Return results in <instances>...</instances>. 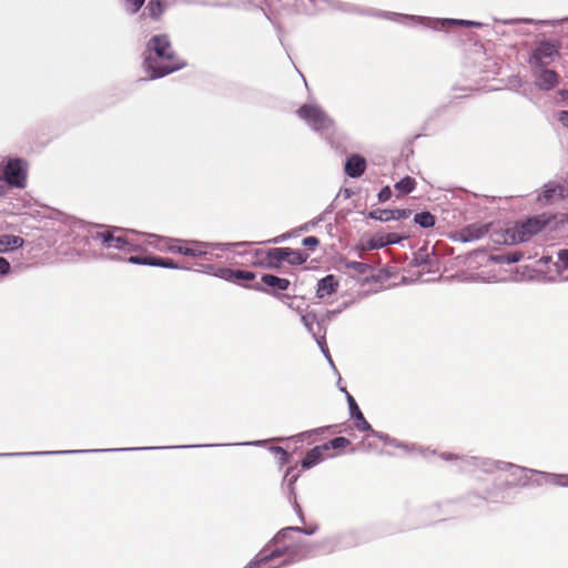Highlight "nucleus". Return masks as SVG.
Instances as JSON below:
<instances>
[{
    "label": "nucleus",
    "instance_id": "nucleus-40",
    "mask_svg": "<svg viewBox=\"0 0 568 568\" xmlns=\"http://www.w3.org/2000/svg\"><path fill=\"white\" fill-rule=\"evenodd\" d=\"M11 272V265L9 261L0 256V276H6Z\"/></svg>",
    "mask_w": 568,
    "mask_h": 568
},
{
    "label": "nucleus",
    "instance_id": "nucleus-16",
    "mask_svg": "<svg viewBox=\"0 0 568 568\" xmlns=\"http://www.w3.org/2000/svg\"><path fill=\"white\" fill-rule=\"evenodd\" d=\"M24 245V240L18 235H0V254L10 253Z\"/></svg>",
    "mask_w": 568,
    "mask_h": 568
},
{
    "label": "nucleus",
    "instance_id": "nucleus-58",
    "mask_svg": "<svg viewBox=\"0 0 568 568\" xmlns=\"http://www.w3.org/2000/svg\"><path fill=\"white\" fill-rule=\"evenodd\" d=\"M304 556H305V554H304V552H303V554H301V555H294V559H301V558H303Z\"/></svg>",
    "mask_w": 568,
    "mask_h": 568
},
{
    "label": "nucleus",
    "instance_id": "nucleus-63",
    "mask_svg": "<svg viewBox=\"0 0 568 568\" xmlns=\"http://www.w3.org/2000/svg\"><path fill=\"white\" fill-rule=\"evenodd\" d=\"M126 233H132L133 234L134 231L133 230H128Z\"/></svg>",
    "mask_w": 568,
    "mask_h": 568
},
{
    "label": "nucleus",
    "instance_id": "nucleus-21",
    "mask_svg": "<svg viewBox=\"0 0 568 568\" xmlns=\"http://www.w3.org/2000/svg\"><path fill=\"white\" fill-rule=\"evenodd\" d=\"M262 283L277 291H286L290 286V281L287 278L277 277L272 274L263 275Z\"/></svg>",
    "mask_w": 568,
    "mask_h": 568
},
{
    "label": "nucleus",
    "instance_id": "nucleus-59",
    "mask_svg": "<svg viewBox=\"0 0 568 568\" xmlns=\"http://www.w3.org/2000/svg\"><path fill=\"white\" fill-rule=\"evenodd\" d=\"M247 244H248V242H240V243H236L235 245H237V246H244V245H247Z\"/></svg>",
    "mask_w": 568,
    "mask_h": 568
},
{
    "label": "nucleus",
    "instance_id": "nucleus-24",
    "mask_svg": "<svg viewBox=\"0 0 568 568\" xmlns=\"http://www.w3.org/2000/svg\"><path fill=\"white\" fill-rule=\"evenodd\" d=\"M285 252V261H287L292 265H301L307 260V255L303 254L300 251H294L290 247H284Z\"/></svg>",
    "mask_w": 568,
    "mask_h": 568
},
{
    "label": "nucleus",
    "instance_id": "nucleus-2",
    "mask_svg": "<svg viewBox=\"0 0 568 568\" xmlns=\"http://www.w3.org/2000/svg\"><path fill=\"white\" fill-rule=\"evenodd\" d=\"M442 457L446 460H450L454 458L460 460V469L464 471H471L474 469L480 468L486 473H491L495 469H501V470L516 469V470H521V471L537 473L536 470L526 469V468L518 467L516 465L505 463V462H494V460L481 459V458H477V457H468V456L459 457V456H455L453 454H443ZM538 473L541 474L542 476H545L547 478L548 483H551V484H554L556 486H560V487H568V475H557V474L541 473V471H538Z\"/></svg>",
    "mask_w": 568,
    "mask_h": 568
},
{
    "label": "nucleus",
    "instance_id": "nucleus-56",
    "mask_svg": "<svg viewBox=\"0 0 568 568\" xmlns=\"http://www.w3.org/2000/svg\"><path fill=\"white\" fill-rule=\"evenodd\" d=\"M287 462H288V455L287 456L281 455V464H286Z\"/></svg>",
    "mask_w": 568,
    "mask_h": 568
},
{
    "label": "nucleus",
    "instance_id": "nucleus-9",
    "mask_svg": "<svg viewBox=\"0 0 568 568\" xmlns=\"http://www.w3.org/2000/svg\"><path fill=\"white\" fill-rule=\"evenodd\" d=\"M568 195V190L558 183L548 182L544 186V191L538 195L537 200L541 204L552 203L555 200L564 199Z\"/></svg>",
    "mask_w": 568,
    "mask_h": 568
},
{
    "label": "nucleus",
    "instance_id": "nucleus-5",
    "mask_svg": "<svg viewBox=\"0 0 568 568\" xmlns=\"http://www.w3.org/2000/svg\"><path fill=\"white\" fill-rule=\"evenodd\" d=\"M545 223L540 219H529L527 222L517 224L506 231L504 242L506 244H516L528 241L534 234L542 230Z\"/></svg>",
    "mask_w": 568,
    "mask_h": 568
},
{
    "label": "nucleus",
    "instance_id": "nucleus-29",
    "mask_svg": "<svg viewBox=\"0 0 568 568\" xmlns=\"http://www.w3.org/2000/svg\"><path fill=\"white\" fill-rule=\"evenodd\" d=\"M146 236L154 239V241L149 243L153 245L156 250L162 252H168V246H170L173 243V239L159 237L153 234H146Z\"/></svg>",
    "mask_w": 568,
    "mask_h": 568
},
{
    "label": "nucleus",
    "instance_id": "nucleus-28",
    "mask_svg": "<svg viewBox=\"0 0 568 568\" xmlns=\"http://www.w3.org/2000/svg\"><path fill=\"white\" fill-rule=\"evenodd\" d=\"M368 216L373 220L382 221V222H388L394 220L392 210L386 209H376L369 212Z\"/></svg>",
    "mask_w": 568,
    "mask_h": 568
},
{
    "label": "nucleus",
    "instance_id": "nucleus-44",
    "mask_svg": "<svg viewBox=\"0 0 568 568\" xmlns=\"http://www.w3.org/2000/svg\"><path fill=\"white\" fill-rule=\"evenodd\" d=\"M151 258L152 257L131 256L129 262L132 264L151 265Z\"/></svg>",
    "mask_w": 568,
    "mask_h": 568
},
{
    "label": "nucleus",
    "instance_id": "nucleus-27",
    "mask_svg": "<svg viewBox=\"0 0 568 568\" xmlns=\"http://www.w3.org/2000/svg\"><path fill=\"white\" fill-rule=\"evenodd\" d=\"M416 186V182L410 176H405L399 182L395 184V189L398 190L400 193L408 194L410 193Z\"/></svg>",
    "mask_w": 568,
    "mask_h": 568
},
{
    "label": "nucleus",
    "instance_id": "nucleus-43",
    "mask_svg": "<svg viewBox=\"0 0 568 568\" xmlns=\"http://www.w3.org/2000/svg\"><path fill=\"white\" fill-rule=\"evenodd\" d=\"M302 244L308 248H315L318 244H320V241L317 237L315 236H307L303 240Z\"/></svg>",
    "mask_w": 568,
    "mask_h": 568
},
{
    "label": "nucleus",
    "instance_id": "nucleus-61",
    "mask_svg": "<svg viewBox=\"0 0 568 568\" xmlns=\"http://www.w3.org/2000/svg\"><path fill=\"white\" fill-rule=\"evenodd\" d=\"M542 260H545V263H548L550 261V257H544Z\"/></svg>",
    "mask_w": 568,
    "mask_h": 568
},
{
    "label": "nucleus",
    "instance_id": "nucleus-53",
    "mask_svg": "<svg viewBox=\"0 0 568 568\" xmlns=\"http://www.w3.org/2000/svg\"><path fill=\"white\" fill-rule=\"evenodd\" d=\"M336 313H337L336 311H328V312L326 313V315H325V318H326L327 321H331V320L336 315Z\"/></svg>",
    "mask_w": 568,
    "mask_h": 568
},
{
    "label": "nucleus",
    "instance_id": "nucleus-48",
    "mask_svg": "<svg viewBox=\"0 0 568 568\" xmlns=\"http://www.w3.org/2000/svg\"><path fill=\"white\" fill-rule=\"evenodd\" d=\"M291 470H292V468H288L286 470L284 479L288 481V487L293 490V485L297 480L298 476L297 475H293L291 478H288V476L291 474Z\"/></svg>",
    "mask_w": 568,
    "mask_h": 568
},
{
    "label": "nucleus",
    "instance_id": "nucleus-22",
    "mask_svg": "<svg viewBox=\"0 0 568 568\" xmlns=\"http://www.w3.org/2000/svg\"><path fill=\"white\" fill-rule=\"evenodd\" d=\"M315 529L312 528V529H301V528H297V527H287V528H284L282 529L273 539L274 544L275 545H281V544H284L286 539L290 538V536L293 534V532H304L306 535H312L314 534Z\"/></svg>",
    "mask_w": 568,
    "mask_h": 568
},
{
    "label": "nucleus",
    "instance_id": "nucleus-45",
    "mask_svg": "<svg viewBox=\"0 0 568 568\" xmlns=\"http://www.w3.org/2000/svg\"><path fill=\"white\" fill-rule=\"evenodd\" d=\"M557 256L562 266L568 268V248L559 250Z\"/></svg>",
    "mask_w": 568,
    "mask_h": 568
},
{
    "label": "nucleus",
    "instance_id": "nucleus-47",
    "mask_svg": "<svg viewBox=\"0 0 568 568\" xmlns=\"http://www.w3.org/2000/svg\"><path fill=\"white\" fill-rule=\"evenodd\" d=\"M558 122L568 129V111L564 110L557 113Z\"/></svg>",
    "mask_w": 568,
    "mask_h": 568
},
{
    "label": "nucleus",
    "instance_id": "nucleus-38",
    "mask_svg": "<svg viewBox=\"0 0 568 568\" xmlns=\"http://www.w3.org/2000/svg\"><path fill=\"white\" fill-rule=\"evenodd\" d=\"M523 256H524V254L521 252H514V253H508V254L503 255L500 257V260L508 264H511V263L519 262L523 258Z\"/></svg>",
    "mask_w": 568,
    "mask_h": 568
},
{
    "label": "nucleus",
    "instance_id": "nucleus-35",
    "mask_svg": "<svg viewBox=\"0 0 568 568\" xmlns=\"http://www.w3.org/2000/svg\"><path fill=\"white\" fill-rule=\"evenodd\" d=\"M185 250H187L186 241L173 240V243L170 246H168V252L171 253H180L184 255Z\"/></svg>",
    "mask_w": 568,
    "mask_h": 568
},
{
    "label": "nucleus",
    "instance_id": "nucleus-51",
    "mask_svg": "<svg viewBox=\"0 0 568 568\" xmlns=\"http://www.w3.org/2000/svg\"><path fill=\"white\" fill-rule=\"evenodd\" d=\"M316 222H308L305 223L303 226L300 227V231L307 232L310 231L311 226H314Z\"/></svg>",
    "mask_w": 568,
    "mask_h": 568
},
{
    "label": "nucleus",
    "instance_id": "nucleus-50",
    "mask_svg": "<svg viewBox=\"0 0 568 568\" xmlns=\"http://www.w3.org/2000/svg\"><path fill=\"white\" fill-rule=\"evenodd\" d=\"M558 94L561 101L568 104V90H560Z\"/></svg>",
    "mask_w": 568,
    "mask_h": 568
},
{
    "label": "nucleus",
    "instance_id": "nucleus-33",
    "mask_svg": "<svg viewBox=\"0 0 568 568\" xmlns=\"http://www.w3.org/2000/svg\"><path fill=\"white\" fill-rule=\"evenodd\" d=\"M146 10L152 18L156 19L163 12L162 2L160 0H151L146 6Z\"/></svg>",
    "mask_w": 568,
    "mask_h": 568
},
{
    "label": "nucleus",
    "instance_id": "nucleus-52",
    "mask_svg": "<svg viewBox=\"0 0 568 568\" xmlns=\"http://www.w3.org/2000/svg\"><path fill=\"white\" fill-rule=\"evenodd\" d=\"M285 239H287V235L286 234H283V235H280L277 237H274L272 240H270L268 242L271 243H281L283 242Z\"/></svg>",
    "mask_w": 568,
    "mask_h": 568
},
{
    "label": "nucleus",
    "instance_id": "nucleus-11",
    "mask_svg": "<svg viewBox=\"0 0 568 568\" xmlns=\"http://www.w3.org/2000/svg\"><path fill=\"white\" fill-rule=\"evenodd\" d=\"M301 320L305 328L313 335L315 339L318 338L320 335H323V331L326 332V327L323 324L324 318L318 320L313 312H303L301 314Z\"/></svg>",
    "mask_w": 568,
    "mask_h": 568
},
{
    "label": "nucleus",
    "instance_id": "nucleus-41",
    "mask_svg": "<svg viewBox=\"0 0 568 568\" xmlns=\"http://www.w3.org/2000/svg\"><path fill=\"white\" fill-rule=\"evenodd\" d=\"M437 23H442V24L449 23V24L470 27V20L445 19L442 21H437Z\"/></svg>",
    "mask_w": 568,
    "mask_h": 568
},
{
    "label": "nucleus",
    "instance_id": "nucleus-36",
    "mask_svg": "<svg viewBox=\"0 0 568 568\" xmlns=\"http://www.w3.org/2000/svg\"><path fill=\"white\" fill-rule=\"evenodd\" d=\"M325 335H326V332L323 331V335H320L318 338H316V342L322 351V353L325 355V357L327 358V361L329 362V364L332 366H334L333 364V361H332V357L329 355V352H328V348H327V345H326V341H325Z\"/></svg>",
    "mask_w": 568,
    "mask_h": 568
},
{
    "label": "nucleus",
    "instance_id": "nucleus-18",
    "mask_svg": "<svg viewBox=\"0 0 568 568\" xmlns=\"http://www.w3.org/2000/svg\"><path fill=\"white\" fill-rule=\"evenodd\" d=\"M220 246L207 242H187V250L184 251L186 256H204L210 248Z\"/></svg>",
    "mask_w": 568,
    "mask_h": 568
},
{
    "label": "nucleus",
    "instance_id": "nucleus-15",
    "mask_svg": "<svg viewBox=\"0 0 568 568\" xmlns=\"http://www.w3.org/2000/svg\"><path fill=\"white\" fill-rule=\"evenodd\" d=\"M366 168V161L358 154L351 155L345 163V172L351 178H359Z\"/></svg>",
    "mask_w": 568,
    "mask_h": 568
},
{
    "label": "nucleus",
    "instance_id": "nucleus-23",
    "mask_svg": "<svg viewBox=\"0 0 568 568\" xmlns=\"http://www.w3.org/2000/svg\"><path fill=\"white\" fill-rule=\"evenodd\" d=\"M277 297L291 310H294L298 313H303L305 310V303L303 298H298L296 296H291L287 294H280Z\"/></svg>",
    "mask_w": 568,
    "mask_h": 568
},
{
    "label": "nucleus",
    "instance_id": "nucleus-49",
    "mask_svg": "<svg viewBox=\"0 0 568 568\" xmlns=\"http://www.w3.org/2000/svg\"><path fill=\"white\" fill-rule=\"evenodd\" d=\"M271 450L275 454L287 456V452L280 446H273V447H271Z\"/></svg>",
    "mask_w": 568,
    "mask_h": 568
},
{
    "label": "nucleus",
    "instance_id": "nucleus-26",
    "mask_svg": "<svg viewBox=\"0 0 568 568\" xmlns=\"http://www.w3.org/2000/svg\"><path fill=\"white\" fill-rule=\"evenodd\" d=\"M416 224L420 227L428 229L435 224V217L429 212L417 213L414 217Z\"/></svg>",
    "mask_w": 568,
    "mask_h": 568
},
{
    "label": "nucleus",
    "instance_id": "nucleus-7",
    "mask_svg": "<svg viewBox=\"0 0 568 568\" xmlns=\"http://www.w3.org/2000/svg\"><path fill=\"white\" fill-rule=\"evenodd\" d=\"M6 181L18 187H22L26 180V169L20 160H10L3 168Z\"/></svg>",
    "mask_w": 568,
    "mask_h": 568
},
{
    "label": "nucleus",
    "instance_id": "nucleus-54",
    "mask_svg": "<svg viewBox=\"0 0 568 568\" xmlns=\"http://www.w3.org/2000/svg\"><path fill=\"white\" fill-rule=\"evenodd\" d=\"M265 442L264 440H255V442H248L244 445H254V446H262Z\"/></svg>",
    "mask_w": 568,
    "mask_h": 568
},
{
    "label": "nucleus",
    "instance_id": "nucleus-17",
    "mask_svg": "<svg viewBox=\"0 0 568 568\" xmlns=\"http://www.w3.org/2000/svg\"><path fill=\"white\" fill-rule=\"evenodd\" d=\"M217 275L231 282L251 281L254 278V274L252 272L231 268H221Z\"/></svg>",
    "mask_w": 568,
    "mask_h": 568
},
{
    "label": "nucleus",
    "instance_id": "nucleus-25",
    "mask_svg": "<svg viewBox=\"0 0 568 568\" xmlns=\"http://www.w3.org/2000/svg\"><path fill=\"white\" fill-rule=\"evenodd\" d=\"M92 452H100V450L99 449H92ZM80 453H91V450L11 453V454H0V457H3V456H27V455H50V454H80Z\"/></svg>",
    "mask_w": 568,
    "mask_h": 568
},
{
    "label": "nucleus",
    "instance_id": "nucleus-14",
    "mask_svg": "<svg viewBox=\"0 0 568 568\" xmlns=\"http://www.w3.org/2000/svg\"><path fill=\"white\" fill-rule=\"evenodd\" d=\"M328 452V445H318L306 453L302 460V467L312 468L324 459V454Z\"/></svg>",
    "mask_w": 568,
    "mask_h": 568
},
{
    "label": "nucleus",
    "instance_id": "nucleus-42",
    "mask_svg": "<svg viewBox=\"0 0 568 568\" xmlns=\"http://www.w3.org/2000/svg\"><path fill=\"white\" fill-rule=\"evenodd\" d=\"M392 196V190L389 186H385L383 187L379 193H378V201L379 202H386L390 199Z\"/></svg>",
    "mask_w": 568,
    "mask_h": 568
},
{
    "label": "nucleus",
    "instance_id": "nucleus-57",
    "mask_svg": "<svg viewBox=\"0 0 568 568\" xmlns=\"http://www.w3.org/2000/svg\"><path fill=\"white\" fill-rule=\"evenodd\" d=\"M470 27L479 28V27H481V23L480 22H476V21H470Z\"/></svg>",
    "mask_w": 568,
    "mask_h": 568
},
{
    "label": "nucleus",
    "instance_id": "nucleus-55",
    "mask_svg": "<svg viewBox=\"0 0 568 568\" xmlns=\"http://www.w3.org/2000/svg\"><path fill=\"white\" fill-rule=\"evenodd\" d=\"M153 447H142L141 449H152ZM139 447L135 448H121L120 450H139Z\"/></svg>",
    "mask_w": 568,
    "mask_h": 568
},
{
    "label": "nucleus",
    "instance_id": "nucleus-30",
    "mask_svg": "<svg viewBox=\"0 0 568 568\" xmlns=\"http://www.w3.org/2000/svg\"><path fill=\"white\" fill-rule=\"evenodd\" d=\"M151 265L152 266H160L165 268H185V266H179L174 263L171 258H163V257H152L151 258ZM189 267H186L187 270Z\"/></svg>",
    "mask_w": 568,
    "mask_h": 568
},
{
    "label": "nucleus",
    "instance_id": "nucleus-1",
    "mask_svg": "<svg viewBox=\"0 0 568 568\" xmlns=\"http://www.w3.org/2000/svg\"><path fill=\"white\" fill-rule=\"evenodd\" d=\"M143 64L150 73V79L162 78L184 67V63L175 58L171 42L165 34L154 36L150 39Z\"/></svg>",
    "mask_w": 568,
    "mask_h": 568
},
{
    "label": "nucleus",
    "instance_id": "nucleus-62",
    "mask_svg": "<svg viewBox=\"0 0 568 568\" xmlns=\"http://www.w3.org/2000/svg\"><path fill=\"white\" fill-rule=\"evenodd\" d=\"M524 21H525V22H529V23H530V22H532V20H530V19H526V20H524Z\"/></svg>",
    "mask_w": 568,
    "mask_h": 568
},
{
    "label": "nucleus",
    "instance_id": "nucleus-39",
    "mask_svg": "<svg viewBox=\"0 0 568 568\" xmlns=\"http://www.w3.org/2000/svg\"><path fill=\"white\" fill-rule=\"evenodd\" d=\"M130 13H135L145 2V0H124Z\"/></svg>",
    "mask_w": 568,
    "mask_h": 568
},
{
    "label": "nucleus",
    "instance_id": "nucleus-46",
    "mask_svg": "<svg viewBox=\"0 0 568 568\" xmlns=\"http://www.w3.org/2000/svg\"><path fill=\"white\" fill-rule=\"evenodd\" d=\"M392 213H393L394 220H403V219H406L409 216L410 211L396 209V210H392Z\"/></svg>",
    "mask_w": 568,
    "mask_h": 568
},
{
    "label": "nucleus",
    "instance_id": "nucleus-34",
    "mask_svg": "<svg viewBox=\"0 0 568 568\" xmlns=\"http://www.w3.org/2000/svg\"><path fill=\"white\" fill-rule=\"evenodd\" d=\"M381 16L386 18V19H396V20H400V19L412 20V21H423V20H425V18H423V17L405 16V14H399V13H394V12H383V13H381Z\"/></svg>",
    "mask_w": 568,
    "mask_h": 568
},
{
    "label": "nucleus",
    "instance_id": "nucleus-20",
    "mask_svg": "<svg viewBox=\"0 0 568 568\" xmlns=\"http://www.w3.org/2000/svg\"><path fill=\"white\" fill-rule=\"evenodd\" d=\"M338 283L333 275H327L318 281L316 294L320 298L331 295L336 291Z\"/></svg>",
    "mask_w": 568,
    "mask_h": 568
},
{
    "label": "nucleus",
    "instance_id": "nucleus-31",
    "mask_svg": "<svg viewBox=\"0 0 568 568\" xmlns=\"http://www.w3.org/2000/svg\"><path fill=\"white\" fill-rule=\"evenodd\" d=\"M346 267L357 274L365 275L371 270L369 265L363 262H346Z\"/></svg>",
    "mask_w": 568,
    "mask_h": 568
},
{
    "label": "nucleus",
    "instance_id": "nucleus-32",
    "mask_svg": "<svg viewBox=\"0 0 568 568\" xmlns=\"http://www.w3.org/2000/svg\"><path fill=\"white\" fill-rule=\"evenodd\" d=\"M399 241H400V236H398L396 233H389V234H387L386 240L384 242H381L379 244L371 241L368 244V248L372 250V248L385 246L387 244H396Z\"/></svg>",
    "mask_w": 568,
    "mask_h": 568
},
{
    "label": "nucleus",
    "instance_id": "nucleus-3",
    "mask_svg": "<svg viewBox=\"0 0 568 568\" xmlns=\"http://www.w3.org/2000/svg\"><path fill=\"white\" fill-rule=\"evenodd\" d=\"M297 115L314 131L329 135L334 129L333 119L315 103H306L297 110Z\"/></svg>",
    "mask_w": 568,
    "mask_h": 568
},
{
    "label": "nucleus",
    "instance_id": "nucleus-8",
    "mask_svg": "<svg viewBox=\"0 0 568 568\" xmlns=\"http://www.w3.org/2000/svg\"><path fill=\"white\" fill-rule=\"evenodd\" d=\"M556 55H558L557 47L551 42L542 41L532 53V62L537 67H546Z\"/></svg>",
    "mask_w": 568,
    "mask_h": 568
},
{
    "label": "nucleus",
    "instance_id": "nucleus-19",
    "mask_svg": "<svg viewBox=\"0 0 568 568\" xmlns=\"http://www.w3.org/2000/svg\"><path fill=\"white\" fill-rule=\"evenodd\" d=\"M487 226L469 225L462 230L459 236L463 242H473L481 239L487 233Z\"/></svg>",
    "mask_w": 568,
    "mask_h": 568
},
{
    "label": "nucleus",
    "instance_id": "nucleus-60",
    "mask_svg": "<svg viewBox=\"0 0 568 568\" xmlns=\"http://www.w3.org/2000/svg\"><path fill=\"white\" fill-rule=\"evenodd\" d=\"M186 446L185 445H182V446H170L169 448H185Z\"/></svg>",
    "mask_w": 568,
    "mask_h": 568
},
{
    "label": "nucleus",
    "instance_id": "nucleus-37",
    "mask_svg": "<svg viewBox=\"0 0 568 568\" xmlns=\"http://www.w3.org/2000/svg\"><path fill=\"white\" fill-rule=\"evenodd\" d=\"M325 445H328V450L331 448L339 449V448H344V447L348 446L349 440L346 437H336V438L329 440L328 443H326Z\"/></svg>",
    "mask_w": 568,
    "mask_h": 568
},
{
    "label": "nucleus",
    "instance_id": "nucleus-6",
    "mask_svg": "<svg viewBox=\"0 0 568 568\" xmlns=\"http://www.w3.org/2000/svg\"><path fill=\"white\" fill-rule=\"evenodd\" d=\"M342 390L345 392V394H346L349 413H351V416L355 419V427L358 430H361V432L371 430L372 435L378 437L382 440H385L386 443H389V444L398 446V447L407 448V445L398 444L395 439H389V437L387 435H384L382 433L373 430L369 423L364 418V415L361 412L358 405L356 404L354 397L349 393H347L344 388H342Z\"/></svg>",
    "mask_w": 568,
    "mask_h": 568
},
{
    "label": "nucleus",
    "instance_id": "nucleus-4",
    "mask_svg": "<svg viewBox=\"0 0 568 568\" xmlns=\"http://www.w3.org/2000/svg\"><path fill=\"white\" fill-rule=\"evenodd\" d=\"M121 232L119 227H109L98 231L92 235L93 240L100 241L105 248H116L125 251H135L136 245L128 235L118 234Z\"/></svg>",
    "mask_w": 568,
    "mask_h": 568
},
{
    "label": "nucleus",
    "instance_id": "nucleus-13",
    "mask_svg": "<svg viewBox=\"0 0 568 568\" xmlns=\"http://www.w3.org/2000/svg\"><path fill=\"white\" fill-rule=\"evenodd\" d=\"M293 551H295V550H294V547L291 545H283V549L277 548V549L272 550L270 554H267L265 551H261L260 554L256 555V557L245 568H256L261 564L267 561L271 558L280 557L285 554H292Z\"/></svg>",
    "mask_w": 568,
    "mask_h": 568
},
{
    "label": "nucleus",
    "instance_id": "nucleus-10",
    "mask_svg": "<svg viewBox=\"0 0 568 568\" xmlns=\"http://www.w3.org/2000/svg\"><path fill=\"white\" fill-rule=\"evenodd\" d=\"M285 252L284 247H276L267 251H257L256 255L262 256L260 263L267 268H278L285 261Z\"/></svg>",
    "mask_w": 568,
    "mask_h": 568
},
{
    "label": "nucleus",
    "instance_id": "nucleus-12",
    "mask_svg": "<svg viewBox=\"0 0 568 568\" xmlns=\"http://www.w3.org/2000/svg\"><path fill=\"white\" fill-rule=\"evenodd\" d=\"M540 71L536 77V85L545 91L551 90L558 84V74L554 70L540 67Z\"/></svg>",
    "mask_w": 568,
    "mask_h": 568
}]
</instances>
